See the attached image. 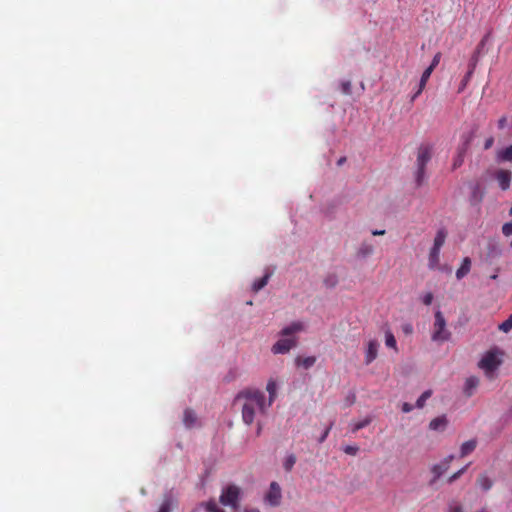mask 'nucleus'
Masks as SVG:
<instances>
[{
  "label": "nucleus",
  "mask_w": 512,
  "mask_h": 512,
  "mask_svg": "<svg viewBox=\"0 0 512 512\" xmlns=\"http://www.w3.org/2000/svg\"><path fill=\"white\" fill-rule=\"evenodd\" d=\"M449 507L450 512H463L461 505L457 502H452Z\"/></svg>",
  "instance_id": "42"
},
{
  "label": "nucleus",
  "mask_w": 512,
  "mask_h": 512,
  "mask_svg": "<svg viewBox=\"0 0 512 512\" xmlns=\"http://www.w3.org/2000/svg\"><path fill=\"white\" fill-rule=\"evenodd\" d=\"M496 179L502 190H507L511 182V172L508 170H500L496 174Z\"/></svg>",
  "instance_id": "14"
},
{
  "label": "nucleus",
  "mask_w": 512,
  "mask_h": 512,
  "mask_svg": "<svg viewBox=\"0 0 512 512\" xmlns=\"http://www.w3.org/2000/svg\"><path fill=\"white\" fill-rule=\"evenodd\" d=\"M453 459L454 455H449L445 457L440 463L432 466L431 472L433 474V478L431 480V484H434L436 480L439 479L449 469Z\"/></svg>",
  "instance_id": "6"
},
{
  "label": "nucleus",
  "mask_w": 512,
  "mask_h": 512,
  "mask_svg": "<svg viewBox=\"0 0 512 512\" xmlns=\"http://www.w3.org/2000/svg\"><path fill=\"white\" fill-rule=\"evenodd\" d=\"M372 421V417L371 416H366L365 418H363L362 420L356 422L353 424V427H352V432H356L360 429H363L365 428L366 426H368Z\"/></svg>",
  "instance_id": "29"
},
{
  "label": "nucleus",
  "mask_w": 512,
  "mask_h": 512,
  "mask_svg": "<svg viewBox=\"0 0 512 512\" xmlns=\"http://www.w3.org/2000/svg\"><path fill=\"white\" fill-rule=\"evenodd\" d=\"M296 463V457L293 454H290L286 457L283 466L286 471H290L294 464Z\"/></svg>",
  "instance_id": "33"
},
{
  "label": "nucleus",
  "mask_w": 512,
  "mask_h": 512,
  "mask_svg": "<svg viewBox=\"0 0 512 512\" xmlns=\"http://www.w3.org/2000/svg\"><path fill=\"white\" fill-rule=\"evenodd\" d=\"M492 279H496L497 278V275H492L491 276Z\"/></svg>",
  "instance_id": "56"
},
{
  "label": "nucleus",
  "mask_w": 512,
  "mask_h": 512,
  "mask_svg": "<svg viewBox=\"0 0 512 512\" xmlns=\"http://www.w3.org/2000/svg\"><path fill=\"white\" fill-rule=\"evenodd\" d=\"M432 157V147L428 144H423L418 148L416 166H427Z\"/></svg>",
  "instance_id": "8"
},
{
  "label": "nucleus",
  "mask_w": 512,
  "mask_h": 512,
  "mask_svg": "<svg viewBox=\"0 0 512 512\" xmlns=\"http://www.w3.org/2000/svg\"><path fill=\"white\" fill-rule=\"evenodd\" d=\"M237 399H244L242 406V419L247 425H251L254 421L256 411L266 414L267 405L264 392L256 389H247L241 391L237 395Z\"/></svg>",
  "instance_id": "1"
},
{
  "label": "nucleus",
  "mask_w": 512,
  "mask_h": 512,
  "mask_svg": "<svg viewBox=\"0 0 512 512\" xmlns=\"http://www.w3.org/2000/svg\"><path fill=\"white\" fill-rule=\"evenodd\" d=\"M338 281V275L334 272L328 273L324 279V283L328 288H334L338 284Z\"/></svg>",
  "instance_id": "27"
},
{
  "label": "nucleus",
  "mask_w": 512,
  "mask_h": 512,
  "mask_svg": "<svg viewBox=\"0 0 512 512\" xmlns=\"http://www.w3.org/2000/svg\"><path fill=\"white\" fill-rule=\"evenodd\" d=\"M474 67H475V63H471L470 70L468 71L467 75L464 78L463 87L466 85L467 81L469 80L470 76L472 75Z\"/></svg>",
  "instance_id": "43"
},
{
  "label": "nucleus",
  "mask_w": 512,
  "mask_h": 512,
  "mask_svg": "<svg viewBox=\"0 0 512 512\" xmlns=\"http://www.w3.org/2000/svg\"><path fill=\"white\" fill-rule=\"evenodd\" d=\"M446 238H447V231L444 228L439 229L435 235L432 247L441 249L445 243Z\"/></svg>",
  "instance_id": "22"
},
{
  "label": "nucleus",
  "mask_w": 512,
  "mask_h": 512,
  "mask_svg": "<svg viewBox=\"0 0 512 512\" xmlns=\"http://www.w3.org/2000/svg\"><path fill=\"white\" fill-rule=\"evenodd\" d=\"M326 434H327V432H326L324 435H322V437H321V440H322V441H323V440H324V438L326 437Z\"/></svg>",
  "instance_id": "55"
},
{
  "label": "nucleus",
  "mask_w": 512,
  "mask_h": 512,
  "mask_svg": "<svg viewBox=\"0 0 512 512\" xmlns=\"http://www.w3.org/2000/svg\"><path fill=\"white\" fill-rule=\"evenodd\" d=\"M266 390L269 393V399H268V401L266 400V405L269 408L272 405V403L274 402L275 397H276V391H277L276 382L274 380H269L267 383V386H266Z\"/></svg>",
  "instance_id": "19"
},
{
  "label": "nucleus",
  "mask_w": 512,
  "mask_h": 512,
  "mask_svg": "<svg viewBox=\"0 0 512 512\" xmlns=\"http://www.w3.org/2000/svg\"><path fill=\"white\" fill-rule=\"evenodd\" d=\"M245 512H260V511L258 509L253 508V509L246 510Z\"/></svg>",
  "instance_id": "53"
},
{
  "label": "nucleus",
  "mask_w": 512,
  "mask_h": 512,
  "mask_svg": "<svg viewBox=\"0 0 512 512\" xmlns=\"http://www.w3.org/2000/svg\"><path fill=\"white\" fill-rule=\"evenodd\" d=\"M471 259L469 257H465L462 261L461 266L456 271V278L458 280H461L463 277H465L471 269Z\"/></svg>",
  "instance_id": "16"
},
{
  "label": "nucleus",
  "mask_w": 512,
  "mask_h": 512,
  "mask_svg": "<svg viewBox=\"0 0 512 512\" xmlns=\"http://www.w3.org/2000/svg\"><path fill=\"white\" fill-rule=\"evenodd\" d=\"M432 72L433 71H431V68H426L424 70V72L420 78V81H419L420 91H423V89L425 88L426 83H427L428 79L430 78Z\"/></svg>",
  "instance_id": "31"
},
{
  "label": "nucleus",
  "mask_w": 512,
  "mask_h": 512,
  "mask_svg": "<svg viewBox=\"0 0 512 512\" xmlns=\"http://www.w3.org/2000/svg\"><path fill=\"white\" fill-rule=\"evenodd\" d=\"M375 252V247L374 245L369 242V241H362L359 245V247L357 248V251H356V256L359 258V259H366L370 256H372Z\"/></svg>",
  "instance_id": "10"
},
{
  "label": "nucleus",
  "mask_w": 512,
  "mask_h": 512,
  "mask_svg": "<svg viewBox=\"0 0 512 512\" xmlns=\"http://www.w3.org/2000/svg\"><path fill=\"white\" fill-rule=\"evenodd\" d=\"M412 409H413V406H412L411 404H409V403H404V404L402 405V411H403L404 413H409V412H411V411H412Z\"/></svg>",
  "instance_id": "46"
},
{
  "label": "nucleus",
  "mask_w": 512,
  "mask_h": 512,
  "mask_svg": "<svg viewBox=\"0 0 512 512\" xmlns=\"http://www.w3.org/2000/svg\"><path fill=\"white\" fill-rule=\"evenodd\" d=\"M404 331H405L406 333H409V332H411V331H412V327H411L410 325H406V326L404 327Z\"/></svg>",
  "instance_id": "51"
},
{
  "label": "nucleus",
  "mask_w": 512,
  "mask_h": 512,
  "mask_svg": "<svg viewBox=\"0 0 512 512\" xmlns=\"http://www.w3.org/2000/svg\"><path fill=\"white\" fill-rule=\"evenodd\" d=\"M261 431H262V426H261V424H258L256 434L259 436L261 434Z\"/></svg>",
  "instance_id": "52"
},
{
  "label": "nucleus",
  "mask_w": 512,
  "mask_h": 512,
  "mask_svg": "<svg viewBox=\"0 0 512 512\" xmlns=\"http://www.w3.org/2000/svg\"><path fill=\"white\" fill-rule=\"evenodd\" d=\"M385 234V230H373L372 235L374 236H382Z\"/></svg>",
  "instance_id": "48"
},
{
  "label": "nucleus",
  "mask_w": 512,
  "mask_h": 512,
  "mask_svg": "<svg viewBox=\"0 0 512 512\" xmlns=\"http://www.w3.org/2000/svg\"><path fill=\"white\" fill-rule=\"evenodd\" d=\"M346 161V158L345 157H341L338 161H337V165H342L344 162Z\"/></svg>",
  "instance_id": "50"
},
{
  "label": "nucleus",
  "mask_w": 512,
  "mask_h": 512,
  "mask_svg": "<svg viewBox=\"0 0 512 512\" xmlns=\"http://www.w3.org/2000/svg\"><path fill=\"white\" fill-rule=\"evenodd\" d=\"M497 158L499 161L512 162V145L500 150L497 154Z\"/></svg>",
  "instance_id": "26"
},
{
  "label": "nucleus",
  "mask_w": 512,
  "mask_h": 512,
  "mask_svg": "<svg viewBox=\"0 0 512 512\" xmlns=\"http://www.w3.org/2000/svg\"><path fill=\"white\" fill-rule=\"evenodd\" d=\"M173 503L174 501L172 496L166 495L160 505L158 512H172Z\"/></svg>",
  "instance_id": "25"
},
{
  "label": "nucleus",
  "mask_w": 512,
  "mask_h": 512,
  "mask_svg": "<svg viewBox=\"0 0 512 512\" xmlns=\"http://www.w3.org/2000/svg\"><path fill=\"white\" fill-rule=\"evenodd\" d=\"M499 330L505 333H508L509 331L512 330V314L508 317V319H506L499 325Z\"/></svg>",
  "instance_id": "34"
},
{
  "label": "nucleus",
  "mask_w": 512,
  "mask_h": 512,
  "mask_svg": "<svg viewBox=\"0 0 512 512\" xmlns=\"http://www.w3.org/2000/svg\"><path fill=\"white\" fill-rule=\"evenodd\" d=\"M467 467L468 466H464L463 468L455 472L453 475H451L448 479V483H453L454 481H456L466 471Z\"/></svg>",
  "instance_id": "38"
},
{
  "label": "nucleus",
  "mask_w": 512,
  "mask_h": 512,
  "mask_svg": "<svg viewBox=\"0 0 512 512\" xmlns=\"http://www.w3.org/2000/svg\"><path fill=\"white\" fill-rule=\"evenodd\" d=\"M493 143H494V138L493 137H489L488 139H486V141L484 143V149L485 150L490 149L493 146Z\"/></svg>",
  "instance_id": "44"
},
{
  "label": "nucleus",
  "mask_w": 512,
  "mask_h": 512,
  "mask_svg": "<svg viewBox=\"0 0 512 512\" xmlns=\"http://www.w3.org/2000/svg\"><path fill=\"white\" fill-rule=\"evenodd\" d=\"M440 59H441V53L435 54L431 64L427 68H431V71H433L437 67V65L439 64Z\"/></svg>",
  "instance_id": "40"
},
{
  "label": "nucleus",
  "mask_w": 512,
  "mask_h": 512,
  "mask_svg": "<svg viewBox=\"0 0 512 512\" xmlns=\"http://www.w3.org/2000/svg\"><path fill=\"white\" fill-rule=\"evenodd\" d=\"M470 141H471V137L469 136L465 141L464 143L462 144V146H460L457 150V154L456 156L454 157L453 159V162H452V170H456L458 169L459 167H461L464 163V158H465V154L467 152V149L469 147V144H470Z\"/></svg>",
  "instance_id": "9"
},
{
  "label": "nucleus",
  "mask_w": 512,
  "mask_h": 512,
  "mask_svg": "<svg viewBox=\"0 0 512 512\" xmlns=\"http://www.w3.org/2000/svg\"><path fill=\"white\" fill-rule=\"evenodd\" d=\"M281 488L277 482L270 484L269 491L265 495V501L271 506H278L281 502Z\"/></svg>",
  "instance_id": "7"
},
{
  "label": "nucleus",
  "mask_w": 512,
  "mask_h": 512,
  "mask_svg": "<svg viewBox=\"0 0 512 512\" xmlns=\"http://www.w3.org/2000/svg\"><path fill=\"white\" fill-rule=\"evenodd\" d=\"M502 233L507 237L512 235V222L505 223L502 226Z\"/></svg>",
  "instance_id": "39"
},
{
  "label": "nucleus",
  "mask_w": 512,
  "mask_h": 512,
  "mask_svg": "<svg viewBox=\"0 0 512 512\" xmlns=\"http://www.w3.org/2000/svg\"><path fill=\"white\" fill-rule=\"evenodd\" d=\"M432 340L436 342L447 341L450 337V332L446 329V321L440 311L435 313V321L433 325Z\"/></svg>",
  "instance_id": "5"
},
{
  "label": "nucleus",
  "mask_w": 512,
  "mask_h": 512,
  "mask_svg": "<svg viewBox=\"0 0 512 512\" xmlns=\"http://www.w3.org/2000/svg\"><path fill=\"white\" fill-rule=\"evenodd\" d=\"M295 362H296L297 366H302L305 369H309L310 367H312L315 364L316 357H314V356L305 357V358L297 357Z\"/></svg>",
  "instance_id": "24"
},
{
  "label": "nucleus",
  "mask_w": 512,
  "mask_h": 512,
  "mask_svg": "<svg viewBox=\"0 0 512 512\" xmlns=\"http://www.w3.org/2000/svg\"><path fill=\"white\" fill-rule=\"evenodd\" d=\"M385 344L387 347L397 350V342L390 330L385 331Z\"/></svg>",
  "instance_id": "28"
},
{
  "label": "nucleus",
  "mask_w": 512,
  "mask_h": 512,
  "mask_svg": "<svg viewBox=\"0 0 512 512\" xmlns=\"http://www.w3.org/2000/svg\"><path fill=\"white\" fill-rule=\"evenodd\" d=\"M421 93L422 91H420V87H418V90L414 92V95L412 96L411 100L414 101Z\"/></svg>",
  "instance_id": "49"
},
{
  "label": "nucleus",
  "mask_w": 512,
  "mask_h": 512,
  "mask_svg": "<svg viewBox=\"0 0 512 512\" xmlns=\"http://www.w3.org/2000/svg\"><path fill=\"white\" fill-rule=\"evenodd\" d=\"M440 248L431 247L428 257V266L430 269L435 270L439 267L440 262Z\"/></svg>",
  "instance_id": "15"
},
{
  "label": "nucleus",
  "mask_w": 512,
  "mask_h": 512,
  "mask_svg": "<svg viewBox=\"0 0 512 512\" xmlns=\"http://www.w3.org/2000/svg\"><path fill=\"white\" fill-rule=\"evenodd\" d=\"M378 347L379 343L376 340H370L368 342L366 355H365V363L370 364L372 361L375 360L378 353Z\"/></svg>",
  "instance_id": "12"
},
{
  "label": "nucleus",
  "mask_w": 512,
  "mask_h": 512,
  "mask_svg": "<svg viewBox=\"0 0 512 512\" xmlns=\"http://www.w3.org/2000/svg\"><path fill=\"white\" fill-rule=\"evenodd\" d=\"M476 484L483 490L488 491L493 486V481L486 475L480 474L476 480Z\"/></svg>",
  "instance_id": "21"
},
{
  "label": "nucleus",
  "mask_w": 512,
  "mask_h": 512,
  "mask_svg": "<svg viewBox=\"0 0 512 512\" xmlns=\"http://www.w3.org/2000/svg\"><path fill=\"white\" fill-rule=\"evenodd\" d=\"M448 426V419L445 415L432 419L429 423V429L433 431L443 432Z\"/></svg>",
  "instance_id": "11"
},
{
  "label": "nucleus",
  "mask_w": 512,
  "mask_h": 512,
  "mask_svg": "<svg viewBox=\"0 0 512 512\" xmlns=\"http://www.w3.org/2000/svg\"><path fill=\"white\" fill-rule=\"evenodd\" d=\"M196 420H197L196 414L194 413L193 410L186 409L184 411L183 422L186 427H188V428L193 427L196 423Z\"/></svg>",
  "instance_id": "23"
},
{
  "label": "nucleus",
  "mask_w": 512,
  "mask_h": 512,
  "mask_svg": "<svg viewBox=\"0 0 512 512\" xmlns=\"http://www.w3.org/2000/svg\"><path fill=\"white\" fill-rule=\"evenodd\" d=\"M478 512H489V510L487 508H482L481 510H479Z\"/></svg>",
  "instance_id": "54"
},
{
  "label": "nucleus",
  "mask_w": 512,
  "mask_h": 512,
  "mask_svg": "<svg viewBox=\"0 0 512 512\" xmlns=\"http://www.w3.org/2000/svg\"><path fill=\"white\" fill-rule=\"evenodd\" d=\"M414 178H415L416 186L421 187L426 182V179H427L426 167L425 166H416Z\"/></svg>",
  "instance_id": "18"
},
{
  "label": "nucleus",
  "mask_w": 512,
  "mask_h": 512,
  "mask_svg": "<svg viewBox=\"0 0 512 512\" xmlns=\"http://www.w3.org/2000/svg\"><path fill=\"white\" fill-rule=\"evenodd\" d=\"M271 275H272V272H268V271H267V272L264 274V276H263V277H261V278H259V279L255 280V281H254V283H253V285H252V290H253L254 292H258V291H260L262 288H264V287L267 285V283H268V281H269V279H270Z\"/></svg>",
  "instance_id": "20"
},
{
  "label": "nucleus",
  "mask_w": 512,
  "mask_h": 512,
  "mask_svg": "<svg viewBox=\"0 0 512 512\" xmlns=\"http://www.w3.org/2000/svg\"><path fill=\"white\" fill-rule=\"evenodd\" d=\"M240 488L234 484L228 485L222 490L220 503L224 506H230L236 509L239 506Z\"/></svg>",
  "instance_id": "4"
},
{
  "label": "nucleus",
  "mask_w": 512,
  "mask_h": 512,
  "mask_svg": "<svg viewBox=\"0 0 512 512\" xmlns=\"http://www.w3.org/2000/svg\"><path fill=\"white\" fill-rule=\"evenodd\" d=\"M509 214L512 215V207L510 208Z\"/></svg>",
  "instance_id": "57"
},
{
  "label": "nucleus",
  "mask_w": 512,
  "mask_h": 512,
  "mask_svg": "<svg viewBox=\"0 0 512 512\" xmlns=\"http://www.w3.org/2000/svg\"><path fill=\"white\" fill-rule=\"evenodd\" d=\"M205 508L207 512H224L220 509L214 501H209L205 504Z\"/></svg>",
  "instance_id": "36"
},
{
  "label": "nucleus",
  "mask_w": 512,
  "mask_h": 512,
  "mask_svg": "<svg viewBox=\"0 0 512 512\" xmlns=\"http://www.w3.org/2000/svg\"><path fill=\"white\" fill-rule=\"evenodd\" d=\"M305 326L302 322L296 321L284 327L280 331L281 338L272 346L273 354H286L297 344L295 334L302 332Z\"/></svg>",
  "instance_id": "2"
},
{
  "label": "nucleus",
  "mask_w": 512,
  "mask_h": 512,
  "mask_svg": "<svg viewBox=\"0 0 512 512\" xmlns=\"http://www.w3.org/2000/svg\"><path fill=\"white\" fill-rule=\"evenodd\" d=\"M340 90L345 95H350L352 92V85L349 80L342 81L340 83Z\"/></svg>",
  "instance_id": "35"
},
{
  "label": "nucleus",
  "mask_w": 512,
  "mask_h": 512,
  "mask_svg": "<svg viewBox=\"0 0 512 512\" xmlns=\"http://www.w3.org/2000/svg\"><path fill=\"white\" fill-rule=\"evenodd\" d=\"M478 194H480L479 186H475L473 190V197L481 200V196L478 197Z\"/></svg>",
  "instance_id": "47"
},
{
  "label": "nucleus",
  "mask_w": 512,
  "mask_h": 512,
  "mask_svg": "<svg viewBox=\"0 0 512 512\" xmlns=\"http://www.w3.org/2000/svg\"><path fill=\"white\" fill-rule=\"evenodd\" d=\"M477 446V441L475 439L468 440L464 442L460 447V457H466L471 454Z\"/></svg>",
  "instance_id": "17"
},
{
  "label": "nucleus",
  "mask_w": 512,
  "mask_h": 512,
  "mask_svg": "<svg viewBox=\"0 0 512 512\" xmlns=\"http://www.w3.org/2000/svg\"><path fill=\"white\" fill-rule=\"evenodd\" d=\"M507 124V118L505 116L501 117L499 120H498V128L499 129H503L505 128Z\"/></svg>",
  "instance_id": "45"
},
{
  "label": "nucleus",
  "mask_w": 512,
  "mask_h": 512,
  "mask_svg": "<svg viewBox=\"0 0 512 512\" xmlns=\"http://www.w3.org/2000/svg\"><path fill=\"white\" fill-rule=\"evenodd\" d=\"M479 385V379L475 376H470L466 379L464 386H463V393L470 397L474 394L475 390L477 389Z\"/></svg>",
  "instance_id": "13"
},
{
  "label": "nucleus",
  "mask_w": 512,
  "mask_h": 512,
  "mask_svg": "<svg viewBox=\"0 0 512 512\" xmlns=\"http://www.w3.org/2000/svg\"><path fill=\"white\" fill-rule=\"evenodd\" d=\"M421 300L425 305H431L433 301V294L431 292H427L421 297Z\"/></svg>",
  "instance_id": "41"
},
{
  "label": "nucleus",
  "mask_w": 512,
  "mask_h": 512,
  "mask_svg": "<svg viewBox=\"0 0 512 512\" xmlns=\"http://www.w3.org/2000/svg\"><path fill=\"white\" fill-rule=\"evenodd\" d=\"M502 353L499 349L494 348L486 352L479 362V367L484 370L486 375L492 376L495 370L501 365Z\"/></svg>",
  "instance_id": "3"
},
{
  "label": "nucleus",
  "mask_w": 512,
  "mask_h": 512,
  "mask_svg": "<svg viewBox=\"0 0 512 512\" xmlns=\"http://www.w3.org/2000/svg\"><path fill=\"white\" fill-rule=\"evenodd\" d=\"M343 450L346 454L355 456L359 451V447L356 445H347Z\"/></svg>",
  "instance_id": "37"
},
{
  "label": "nucleus",
  "mask_w": 512,
  "mask_h": 512,
  "mask_svg": "<svg viewBox=\"0 0 512 512\" xmlns=\"http://www.w3.org/2000/svg\"><path fill=\"white\" fill-rule=\"evenodd\" d=\"M488 38H489V34L485 35V36L483 37V39L480 41V43L478 44V46H477V48H476V51H475V53H474V55H473V59H472V60H473V63H475V64H476V62H477V60H478L479 55L482 53V50H483V48H484V46H485L486 42L488 41Z\"/></svg>",
  "instance_id": "30"
},
{
  "label": "nucleus",
  "mask_w": 512,
  "mask_h": 512,
  "mask_svg": "<svg viewBox=\"0 0 512 512\" xmlns=\"http://www.w3.org/2000/svg\"><path fill=\"white\" fill-rule=\"evenodd\" d=\"M431 397V391L427 390L421 394V396L416 401L417 408H423L426 401Z\"/></svg>",
  "instance_id": "32"
}]
</instances>
